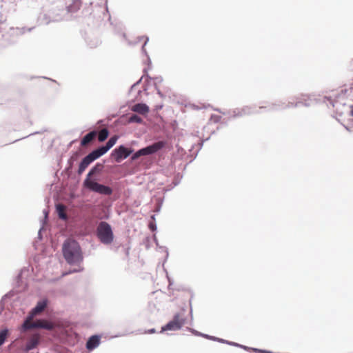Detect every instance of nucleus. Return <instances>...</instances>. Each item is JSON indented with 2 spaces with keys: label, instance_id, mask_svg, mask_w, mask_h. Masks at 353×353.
<instances>
[{
  "label": "nucleus",
  "instance_id": "obj_1",
  "mask_svg": "<svg viewBox=\"0 0 353 353\" xmlns=\"http://www.w3.org/2000/svg\"><path fill=\"white\" fill-rule=\"evenodd\" d=\"M63 254L65 259L70 264L79 263L83 260L81 248L74 240L68 239L65 241L63 245Z\"/></svg>",
  "mask_w": 353,
  "mask_h": 353
},
{
  "label": "nucleus",
  "instance_id": "obj_2",
  "mask_svg": "<svg viewBox=\"0 0 353 353\" xmlns=\"http://www.w3.org/2000/svg\"><path fill=\"white\" fill-rule=\"evenodd\" d=\"M102 168L103 165L101 164L97 163L95 165L87 174L83 184L85 188L93 192L104 195H110L112 193V190L110 187L99 184L91 179V176L95 173L100 172Z\"/></svg>",
  "mask_w": 353,
  "mask_h": 353
},
{
  "label": "nucleus",
  "instance_id": "obj_3",
  "mask_svg": "<svg viewBox=\"0 0 353 353\" xmlns=\"http://www.w3.org/2000/svg\"><path fill=\"white\" fill-rule=\"evenodd\" d=\"M97 236L99 241L105 245H110L114 241V234L112 228L105 221L99 223L97 228Z\"/></svg>",
  "mask_w": 353,
  "mask_h": 353
},
{
  "label": "nucleus",
  "instance_id": "obj_4",
  "mask_svg": "<svg viewBox=\"0 0 353 353\" xmlns=\"http://www.w3.org/2000/svg\"><path fill=\"white\" fill-rule=\"evenodd\" d=\"M185 322L186 319L184 314L182 312L176 313L174 315L172 320L168 322L165 326L162 327L161 332L179 330L185 324Z\"/></svg>",
  "mask_w": 353,
  "mask_h": 353
},
{
  "label": "nucleus",
  "instance_id": "obj_5",
  "mask_svg": "<svg viewBox=\"0 0 353 353\" xmlns=\"http://www.w3.org/2000/svg\"><path fill=\"white\" fill-rule=\"evenodd\" d=\"M165 146V142L158 141L144 148L137 151L132 157V160H135L141 156H146L154 154L161 150Z\"/></svg>",
  "mask_w": 353,
  "mask_h": 353
},
{
  "label": "nucleus",
  "instance_id": "obj_6",
  "mask_svg": "<svg viewBox=\"0 0 353 353\" xmlns=\"http://www.w3.org/2000/svg\"><path fill=\"white\" fill-rule=\"evenodd\" d=\"M101 157L96 150L91 152L88 155L83 159L79 164L78 174H81L88 166L94 160Z\"/></svg>",
  "mask_w": 353,
  "mask_h": 353
},
{
  "label": "nucleus",
  "instance_id": "obj_7",
  "mask_svg": "<svg viewBox=\"0 0 353 353\" xmlns=\"http://www.w3.org/2000/svg\"><path fill=\"white\" fill-rule=\"evenodd\" d=\"M132 152V150L128 149L123 145H120L119 148L113 150L112 156L116 162L119 163L122 159H126Z\"/></svg>",
  "mask_w": 353,
  "mask_h": 353
},
{
  "label": "nucleus",
  "instance_id": "obj_8",
  "mask_svg": "<svg viewBox=\"0 0 353 353\" xmlns=\"http://www.w3.org/2000/svg\"><path fill=\"white\" fill-rule=\"evenodd\" d=\"M341 97H343V95H336L334 94V97L332 96H324L323 97V102L326 103L327 105L329 104L331 105L333 108H336V109H338V106L339 105H344L345 103L340 101V99Z\"/></svg>",
  "mask_w": 353,
  "mask_h": 353
},
{
  "label": "nucleus",
  "instance_id": "obj_9",
  "mask_svg": "<svg viewBox=\"0 0 353 353\" xmlns=\"http://www.w3.org/2000/svg\"><path fill=\"white\" fill-rule=\"evenodd\" d=\"M118 139V137L117 136H113L107 142L106 145L105 146H102V147H100L97 149H96V150L97 151V152L101 155H103L104 154H105L111 148H112L114 144L116 143Z\"/></svg>",
  "mask_w": 353,
  "mask_h": 353
},
{
  "label": "nucleus",
  "instance_id": "obj_10",
  "mask_svg": "<svg viewBox=\"0 0 353 353\" xmlns=\"http://www.w3.org/2000/svg\"><path fill=\"white\" fill-rule=\"evenodd\" d=\"M35 328H43L48 330H52L54 327L53 323L44 319H39L34 322Z\"/></svg>",
  "mask_w": 353,
  "mask_h": 353
},
{
  "label": "nucleus",
  "instance_id": "obj_11",
  "mask_svg": "<svg viewBox=\"0 0 353 353\" xmlns=\"http://www.w3.org/2000/svg\"><path fill=\"white\" fill-rule=\"evenodd\" d=\"M133 112L145 115L149 112V107L145 103H137L132 107Z\"/></svg>",
  "mask_w": 353,
  "mask_h": 353
},
{
  "label": "nucleus",
  "instance_id": "obj_12",
  "mask_svg": "<svg viewBox=\"0 0 353 353\" xmlns=\"http://www.w3.org/2000/svg\"><path fill=\"white\" fill-rule=\"evenodd\" d=\"M39 341V336L38 334L33 335L26 345V350L30 351L37 347Z\"/></svg>",
  "mask_w": 353,
  "mask_h": 353
},
{
  "label": "nucleus",
  "instance_id": "obj_13",
  "mask_svg": "<svg viewBox=\"0 0 353 353\" xmlns=\"http://www.w3.org/2000/svg\"><path fill=\"white\" fill-rule=\"evenodd\" d=\"M46 306H47V301L46 300L39 301V302H38L36 307L34 308H33L30 313L32 314L33 316H36V315L40 314L41 312H43Z\"/></svg>",
  "mask_w": 353,
  "mask_h": 353
},
{
  "label": "nucleus",
  "instance_id": "obj_14",
  "mask_svg": "<svg viewBox=\"0 0 353 353\" xmlns=\"http://www.w3.org/2000/svg\"><path fill=\"white\" fill-rule=\"evenodd\" d=\"M97 136V132L92 131L88 133L81 140V145L85 147L92 142Z\"/></svg>",
  "mask_w": 353,
  "mask_h": 353
},
{
  "label": "nucleus",
  "instance_id": "obj_15",
  "mask_svg": "<svg viewBox=\"0 0 353 353\" xmlns=\"http://www.w3.org/2000/svg\"><path fill=\"white\" fill-rule=\"evenodd\" d=\"M99 341V338L97 336H92L87 341L86 347L88 350H93L98 346Z\"/></svg>",
  "mask_w": 353,
  "mask_h": 353
},
{
  "label": "nucleus",
  "instance_id": "obj_16",
  "mask_svg": "<svg viewBox=\"0 0 353 353\" xmlns=\"http://www.w3.org/2000/svg\"><path fill=\"white\" fill-rule=\"evenodd\" d=\"M34 316H33L32 314H29L28 316L27 317V319L22 325V329L24 331L32 328H35V326L34 325V322H32Z\"/></svg>",
  "mask_w": 353,
  "mask_h": 353
},
{
  "label": "nucleus",
  "instance_id": "obj_17",
  "mask_svg": "<svg viewBox=\"0 0 353 353\" xmlns=\"http://www.w3.org/2000/svg\"><path fill=\"white\" fill-rule=\"evenodd\" d=\"M109 132L106 128H103L98 134V140L99 142L104 141L108 137Z\"/></svg>",
  "mask_w": 353,
  "mask_h": 353
},
{
  "label": "nucleus",
  "instance_id": "obj_18",
  "mask_svg": "<svg viewBox=\"0 0 353 353\" xmlns=\"http://www.w3.org/2000/svg\"><path fill=\"white\" fill-rule=\"evenodd\" d=\"M57 209L58 211L59 218L62 219H66L67 215L65 213V206L60 204L57 205Z\"/></svg>",
  "mask_w": 353,
  "mask_h": 353
},
{
  "label": "nucleus",
  "instance_id": "obj_19",
  "mask_svg": "<svg viewBox=\"0 0 353 353\" xmlns=\"http://www.w3.org/2000/svg\"><path fill=\"white\" fill-rule=\"evenodd\" d=\"M80 2L79 1H74L73 3L68 7V12H74L79 9L80 8Z\"/></svg>",
  "mask_w": 353,
  "mask_h": 353
},
{
  "label": "nucleus",
  "instance_id": "obj_20",
  "mask_svg": "<svg viewBox=\"0 0 353 353\" xmlns=\"http://www.w3.org/2000/svg\"><path fill=\"white\" fill-rule=\"evenodd\" d=\"M8 335V330L5 329L0 332V346L4 343Z\"/></svg>",
  "mask_w": 353,
  "mask_h": 353
},
{
  "label": "nucleus",
  "instance_id": "obj_21",
  "mask_svg": "<svg viewBox=\"0 0 353 353\" xmlns=\"http://www.w3.org/2000/svg\"><path fill=\"white\" fill-rule=\"evenodd\" d=\"M129 121L130 123H141L143 121V120L140 117L137 116V114H133L129 118Z\"/></svg>",
  "mask_w": 353,
  "mask_h": 353
},
{
  "label": "nucleus",
  "instance_id": "obj_22",
  "mask_svg": "<svg viewBox=\"0 0 353 353\" xmlns=\"http://www.w3.org/2000/svg\"><path fill=\"white\" fill-rule=\"evenodd\" d=\"M221 120V116L219 114H212L210 118V121L212 123H219Z\"/></svg>",
  "mask_w": 353,
  "mask_h": 353
},
{
  "label": "nucleus",
  "instance_id": "obj_23",
  "mask_svg": "<svg viewBox=\"0 0 353 353\" xmlns=\"http://www.w3.org/2000/svg\"><path fill=\"white\" fill-rule=\"evenodd\" d=\"M155 332V330L154 329H150L146 332H145V333H148V334H153Z\"/></svg>",
  "mask_w": 353,
  "mask_h": 353
},
{
  "label": "nucleus",
  "instance_id": "obj_24",
  "mask_svg": "<svg viewBox=\"0 0 353 353\" xmlns=\"http://www.w3.org/2000/svg\"><path fill=\"white\" fill-rule=\"evenodd\" d=\"M350 114L353 117V104L350 106Z\"/></svg>",
  "mask_w": 353,
  "mask_h": 353
},
{
  "label": "nucleus",
  "instance_id": "obj_25",
  "mask_svg": "<svg viewBox=\"0 0 353 353\" xmlns=\"http://www.w3.org/2000/svg\"><path fill=\"white\" fill-rule=\"evenodd\" d=\"M351 68H352V69L353 70V59H352V63H351Z\"/></svg>",
  "mask_w": 353,
  "mask_h": 353
},
{
  "label": "nucleus",
  "instance_id": "obj_26",
  "mask_svg": "<svg viewBox=\"0 0 353 353\" xmlns=\"http://www.w3.org/2000/svg\"><path fill=\"white\" fill-rule=\"evenodd\" d=\"M351 89H352V90H353V83H352V85Z\"/></svg>",
  "mask_w": 353,
  "mask_h": 353
}]
</instances>
